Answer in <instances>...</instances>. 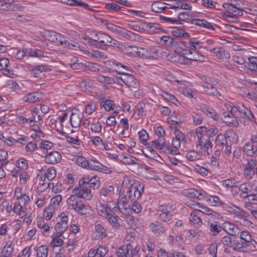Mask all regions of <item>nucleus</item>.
Segmentation results:
<instances>
[{"instance_id":"f257e3e1","label":"nucleus","mask_w":257,"mask_h":257,"mask_svg":"<svg viewBox=\"0 0 257 257\" xmlns=\"http://www.w3.org/2000/svg\"><path fill=\"white\" fill-rule=\"evenodd\" d=\"M201 43L196 38H192L185 42V49L183 50V54L186 58L194 61H203L204 57L199 53L201 47Z\"/></svg>"},{"instance_id":"f03ea898","label":"nucleus","mask_w":257,"mask_h":257,"mask_svg":"<svg viewBox=\"0 0 257 257\" xmlns=\"http://www.w3.org/2000/svg\"><path fill=\"white\" fill-rule=\"evenodd\" d=\"M91 36V38H88V42L98 48L104 49L106 46L115 45L116 42L109 36L102 32H97Z\"/></svg>"},{"instance_id":"7ed1b4c3","label":"nucleus","mask_w":257,"mask_h":257,"mask_svg":"<svg viewBox=\"0 0 257 257\" xmlns=\"http://www.w3.org/2000/svg\"><path fill=\"white\" fill-rule=\"evenodd\" d=\"M178 18L181 21L191 23L192 25L196 26L205 28L209 30H214V27L210 23L204 20L193 19L190 12H189L179 13Z\"/></svg>"},{"instance_id":"20e7f679","label":"nucleus","mask_w":257,"mask_h":257,"mask_svg":"<svg viewBox=\"0 0 257 257\" xmlns=\"http://www.w3.org/2000/svg\"><path fill=\"white\" fill-rule=\"evenodd\" d=\"M201 86L204 88V91L213 96L219 97L221 95L214 85L217 83L216 80L207 76L200 77Z\"/></svg>"},{"instance_id":"39448f33","label":"nucleus","mask_w":257,"mask_h":257,"mask_svg":"<svg viewBox=\"0 0 257 257\" xmlns=\"http://www.w3.org/2000/svg\"><path fill=\"white\" fill-rule=\"evenodd\" d=\"M78 197L75 194L71 195L67 199V203L68 208L74 210L76 213L81 215L86 214V206L83 203L78 201Z\"/></svg>"},{"instance_id":"423d86ee","label":"nucleus","mask_w":257,"mask_h":257,"mask_svg":"<svg viewBox=\"0 0 257 257\" xmlns=\"http://www.w3.org/2000/svg\"><path fill=\"white\" fill-rule=\"evenodd\" d=\"M172 206L169 204H164L159 205L157 209V214L158 219L165 222L169 221L172 219Z\"/></svg>"},{"instance_id":"0eeeda50","label":"nucleus","mask_w":257,"mask_h":257,"mask_svg":"<svg viewBox=\"0 0 257 257\" xmlns=\"http://www.w3.org/2000/svg\"><path fill=\"white\" fill-rule=\"evenodd\" d=\"M140 247L133 246L130 244L123 245L118 248L116 251V254L118 257H134L137 255Z\"/></svg>"},{"instance_id":"6e6552de","label":"nucleus","mask_w":257,"mask_h":257,"mask_svg":"<svg viewBox=\"0 0 257 257\" xmlns=\"http://www.w3.org/2000/svg\"><path fill=\"white\" fill-rule=\"evenodd\" d=\"M252 185L250 183H244L241 184L238 188L241 192L240 196L243 198H248L249 200H257V186L256 193H251Z\"/></svg>"},{"instance_id":"1a4fd4ad","label":"nucleus","mask_w":257,"mask_h":257,"mask_svg":"<svg viewBox=\"0 0 257 257\" xmlns=\"http://www.w3.org/2000/svg\"><path fill=\"white\" fill-rule=\"evenodd\" d=\"M123 53L128 56L144 57L146 56V50L142 47L136 46H127L122 50Z\"/></svg>"},{"instance_id":"9d476101","label":"nucleus","mask_w":257,"mask_h":257,"mask_svg":"<svg viewBox=\"0 0 257 257\" xmlns=\"http://www.w3.org/2000/svg\"><path fill=\"white\" fill-rule=\"evenodd\" d=\"M223 7L229 14L228 17H231V15L241 16L243 15V10L236 1H234L230 4H225Z\"/></svg>"},{"instance_id":"9b49d317","label":"nucleus","mask_w":257,"mask_h":257,"mask_svg":"<svg viewBox=\"0 0 257 257\" xmlns=\"http://www.w3.org/2000/svg\"><path fill=\"white\" fill-rule=\"evenodd\" d=\"M87 168L90 170L99 171L106 174L112 172L111 168L103 166L97 161L93 159L88 161Z\"/></svg>"},{"instance_id":"f8f14e48","label":"nucleus","mask_w":257,"mask_h":257,"mask_svg":"<svg viewBox=\"0 0 257 257\" xmlns=\"http://www.w3.org/2000/svg\"><path fill=\"white\" fill-rule=\"evenodd\" d=\"M78 198L85 199L89 200L92 197L91 193V190L88 188L87 186H79L76 187L73 191Z\"/></svg>"},{"instance_id":"ddd939ff","label":"nucleus","mask_w":257,"mask_h":257,"mask_svg":"<svg viewBox=\"0 0 257 257\" xmlns=\"http://www.w3.org/2000/svg\"><path fill=\"white\" fill-rule=\"evenodd\" d=\"M183 194L189 198H195L201 199L205 197V192L203 190H198L194 188H189L183 191Z\"/></svg>"},{"instance_id":"4468645a","label":"nucleus","mask_w":257,"mask_h":257,"mask_svg":"<svg viewBox=\"0 0 257 257\" xmlns=\"http://www.w3.org/2000/svg\"><path fill=\"white\" fill-rule=\"evenodd\" d=\"M225 209L226 211L235 215L237 217H248V214L244 210H242L233 204L226 205Z\"/></svg>"},{"instance_id":"2eb2a0df","label":"nucleus","mask_w":257,"mask_h":257,"mask_svg":"<svg viewBox=\"0 0 257 257\" xmlns=\"http://www.w3.org/2000/svg\"><path fill=\"white\" fill-rule=\"evenodd\" d=\"M117 79L121 80L126 86L130 87L137 88L138 83L137 79L130 73L123 74L121 76H117Z\"/></svg>"},{"instance_id":"dca6fc26","label":"nucleus","mask_w":257,"mask_h":257,"mask_svg":"<svg viewBox=\"0 0 257 257\" xmlns=\"http://www.w3.org/2000/svg\"><path fill=\"white\" fill-rule=\"evenodd\" d=\"M144 185L140 184L138 186H132L127 192L129 193V197L133 202L138 199L144 191Z\"/></svg>"},{"instance_id":"f3484780","label":"nucleus","mask_w":257,"mask_h":257,"mask_svg":"<svg viewBox=\"0 0 257 257\" xmlns=\"http://www.w3.org/2000/svg\"><path fill=\"white\" fill-rule=\"evenodd\" d=\"M222 115V121L227 125L234 126L238 124L237 118L236 116L228 114V112H223Z\"/></svg>"},{"instance_id":"a211bd4d","label":"nucleus","mask_w":257,"mask_h":257,"mask_svg":"<svg viewBox=\"0 0 257 257\" xmlns=\"http://www.w3.org/2000/svg\"><path fill=\"white\" fill-rule=\"evenodd\" d=\"M61 159V155L57 151L50 152L45 157V161L48 164H55Z\"/></svg>"},{"instance_id":"6ab92c4d","label":"nucleus","mask_w":257,"mask_h":257,"mask_svg":"<svg viewBox=\"0 0 257 257\" xmlns=\"http://www.w3.org/2000/svg\"><path fill=\"white\" fill-rule=\"evenodd\" d=\"M96 209L98 214L100 216L105 218L108 216V215L111 211L110 209L108 207L107 204L102 203L100 201L97 203Z\"/></svg>"},{"instance_id":"aec40b11","label":"nucleus","mask_w":257,"mask_h":257,"mask_svg":"<svg viewBox=\"0 0 257 257\" xmlns=\"http://www.w3.org/2000/svg\"><path fill=\"white\" fill-rule=\"evenodd\" d=\"M130 207L125 195L120 194L117 200V206L114 207L113 209L118 208V210L122 212V210H126Z\"/></svg>"},{"instance_id":"412c9836","label":"nucleus","mask_w":257,"mask_h":257,"mask_svg":"<svg viewBox=\"0 0 257 257\" xmlns=\"http://www.w3.org/2000/svg\"><path fill=\"white\" fill-rule=\"evenodd\" d=\"M208 224L209 232L211 236H216L221 231L222 226H221L219 222L214 221L211 223H209Z\"/></svg>"},{"instance_id":"4be33fe9","label":"nucleus","mask_w":257,"mask_h":257,"mask_svg":"<svg viewBox=\"0 0 257 257\" xmlns=\"http://www.w3.org/2000/svg\"><path fill=\"white\" fill-rule=\"evenodd\" d=\"M199 215V212L193 211L190 215L189 220L194 227H199L202 224V221Z\"/></svg>"},{"instance_id":"5701e85b","label":"nucleus","mask_w":257,"mask_h":257,"mask_svg":"<svg viewBox=\"0 0 257 257\" xmlns=\"http://www.w3.org/2000/svg\"><path fill=\"white\" fill-rule=\"evenodd\" d=\"M222 229L226 231L228 234L236 235L238 227L233 223L230 222H225L222 225Z\"/></svg>"},{"instance_id":"b1692460","label":"nucleus","mask_w":257,"mask_h":257,"mask_svg":"<svg viewBox=\"0 0 257 257\" xmlns=\"http://www.w3.org/2000/svg\"><path fill=\"white\" fill-rule=\"evenodd\" d=\"M42 99L41 94L38 92L30 93L23 97V100L29 103H34Z\"/></svg>"},{"instance_id":"393cba45","label":"nucleus","mask_w":257,"mask_h":257,"mask_svg":"<svg viewBox=\"0 0 257 257\" xmlns=\"http://www.w3.org/2000/svg\"><path fill=\"white\" fill-rule=\"evenodd\" d=\"M146 29L150 33H159L163 30L160 24L155 23H146Z\"/></svg>"},{"instance_id":"a878e982","label":"nucleus","mask_w":257,"mask_h":257,"mask_svg":"<svg viewBox=\"0 0 257 257\" xmlns=\"http://www.w3.org/2000/svg\"><path fill=\"white\" fill-rule=\"evenodd\" d=\"M82 116L80 114L72 112L70 117L71 125L73 127L77 128L81 122Z\"/></svg>"},{"instance_id":"bb28decb","label":"nucleus","mask_w":257,"mask_h":257,"mask_svg":"<svg viewBox=\"0 0 257 257\" xmlns=\"http://www.w3.org/2000/svg\"><path fill=\"white\" fill-rule=\"evenodd\" d=\"M119 34L124 38L132 41H135L140 37L139 35L135 34L122 28H121Z\"/></svg>"},{"instance_id":"cd10ccee","label":"nucleus","mask_w":257,"mask_h":257,"mask_svg":"<svg viewBox=\"0 0 257 257\" xmlns=\"http://www.w3.org/2000/svg\"><path fill=\"white\" fill-rule=\"evenodd\" d=\"M166 5L161 1H155L152 4L151 9L154 12L160 13L167 8Z\"/></svg>"},{"instance_id":"c85d7f7f","label":"nucleus","mask_w":257,"mask_h":257,"mask_svg":"<svg viewBox=\"0 0 257 257\" xmlns=\"http://www.w3.org/2000/svg\"><path fill=\"white\" fill-rule=\"evenodd\" d=\"M106 218L108 220L110 224L112 225L113 228H118L119 227V220H120L119 217L115 213H109L108 216H107Z\"/></svg>"},{"instance_id":"c756f323","label":"nucleus","mask_w":257,"mask_h":257,"mask_svg":"<svg viewBox=\"0 0 257 257\" xmlns=\"http://www.w3.org/2000/svg\"><path fill=\"white\" fill-rule=\"evenodd\" d=\"M200 208H201V210H199L198 212H199L200 213H203L205 214L208 215H212L215 217H216L217 219H219L221 217V215L220 213L213 211L212 209L209 208L208 207H207L203 205H201Z\"/></svg>"},{"instance_id":"7c9ffc66","label":"nucleus","mask_w":257,"mask_h":257,"mask_svg":"<svg viewBox=\"0 0 257 257\" xmlns=\"http://www.w3.org/2000/svg\"><path fill=\"white\" fill-rule=\"evenodd\" d=\"M231 248L236 251H244V242L238 240L235 236Z\"/></svg>"},{"instance_id":"2f4dec72","label":"nucleus","mask_w":257,"mask_h":257,"mask_svg":"<svg viewBox=\"0 0 257 257\" xmlns=\"http://www.w3.org/2000/svg\"><path fill=\"white\" fill-rule=\"evenodd\" d=\"M17 200H18V203H17V210L23 209V205H25L27 203L30 201L29 197L25 194L22 195L21 193L20 196L17 195Z\"/></svg>"},{"instance_id":"473e14b6","label":"nucleus","mask_w":257,"mask_h":257,"mask_svg":"<svg viewBox=\"0 0 257 257\" xmlns=\"http://www.w3.org/2000/svg\"><path fill=\"white\" fill-rule=\"evenodd\" d=\"M150 227L151 228L153 232H154L157 236L162 234L165 230L164 227L161 224L152 223L150 224Z\"/></svg>"},{"instance_id":"72a5a7b5","label":"nucleus","mask_w":257,"mask_h":257,"mask_svg":"<svg viewBox=\"0 0 257 257\" xmlns=\"http://www.w3.org/2000/svg\"><path fill=\"white\" fill-rule=\"evenodd\" d=\"M200 149L202 150L204 152H206L208 154H209V149H211L212 147V144L209 139L204 140L201 144L198 145Z\"/></svg>"},{"instance_id":"f704fd0d","label":"nucleus","mask_w":257,"mask_h":257,"mask_svg":"<svg viewBox=\"0 0 257 257\" xmlns=\"http://www.w3.org/2000/svg\"><path fill=\"white\" fill-rule=\"evenodd\" d=\"M143 153L149 158L156 159L159 157L158 154L150 147H146L145 152L143 151Z\"/></svg>"},{"instance_id":"c9c22d12","label":"nucleus","mask_w":257,"mask_h":257,"mask_svg":"<svg viewBox=\"0 0 257 257\" xmlns=\"http://www.w3.org/2000/svg\"><path fill=\"white\" fill-rule=\"evenodd\" d=\"M206 130V126H200L198 127L196 129V136L198 139V144H197V146H198L200 144H201L202 143V142L204 141L203 140V136L205 135V131Z\"/></svg>"},{"instance_id":"e433bc0d","label":"nucleus","mask_w":257,"mask_h":257,"mask_svg":"<svg viewBox=\"0 0 257 257\" xmlns=\"http://www.w3.org/2000/svg\"><path fill=\"white\" fill-rule=\"evenodd\" d=\"M257 250V242L253 239L248 242H244V251H253Z\"/></svg>"},{"instance_id":"4c0bfd02","label":"nucleus","mask_w":257,"mask_h":257,"mask_svg":"<svg viewBox=\"0 0 257 257\" xmlns=\"http://www.w3.org/2000/svg\"><path fill=\"white\" fill-rule=\"evenodd\" d=\"M16 207V203H15L13 207L12 205H9V203L8 201H4L0 205V207L1 208V210L2 211H3L4 209L6 210L7 215H9L13 210L15 211Z\"/></svg>"},{"instance_id":"58836bf2","label":"nucleus","mask_w":257,"mask_h":257,"mask_svg":"<svg viewBox=\"0 0 257 257\" xmlns=\"http://www.w3.org/2000/svg\"><path fill=\"white\" fill-rule=\"evenodd\" d=\"M248 61L249 62L247 63L246 67L251 70L257 71V57H249Z\"/></svg>"},{"instance_id":"ea45409f","label":"nucleus","mask_w":257,"mask_h":257,"mask_svg":"<svg viewBox=\"0 0 257 257\" xmlns=\"http://www.w3.org/2000/svg\"><path fill=\"white\" fill-rule=\"evenodd\" d=\"M235 236L230 234L226 235L221 238V242L224 245L231 247Z\"/></svg>"},{"instance_id":"a19ab883","label":"nucleus","mask_w":257,"mask_h":257,"mask_svg":"<svg viewBox=\"0 0 257 257\" xmlns=\"http://www.w3.org/2000/svg\"><path fill=\"white\" fill-rule=\"evenodd\" d=\"M251 142H247L245 144L243 148V151L247 155L252 156L254 150V146Z\"/></svg>"},{"instance_id":"79ce46f5","label":"nucleus","mask_w":257,"mask_h":257,"mask_svg":"<svg viewBox=\"0 0 257 257\" xmlns=\"http://www.w3.org/2000/svg\"><path fill=\"white\" fill-rule=\"evenodd\" d=\"M51 69L48 65H38L36 67L33 69L32 72L34 75L38 74L40 73H42L44 71H50Z\"/></svg>"},{"instance_id":"37998d69","label":"nucleus","mask_w":257,"mask_h":257,"mask_svg":"<svg viewBox=\"0 0 257 257\" xmlns=\"http://www.w3.org/2000/svg\"><path fill=\"white\" fill-rule=\"evenodd\" d=\"M37 257H47L48 249L44 245H41L36 249Z\"/></svg>"},{"instance_id":"c03bdc74","label":"nucleus","mask_w":257,"mask_h":257,"mask_svg":"<svg viewBox=\"0 0 257 257\" xmlns=\"http://www.w3.org/2000/svg\"><path fill=\"white\" fill-rule=\"evenodd\" d=\"M14 249V246L10 242H7L4 246L2 251L4 254V255L7 257H9L12 254Z\"/></svg>"},{"instance_id":"a18cd8bd","label":"nucleus","mask_w":257,"mask_h":257,"mask_svg":"<svg viewBox=\"0 0 257 257\" xmlns=\"http://www.w3.org/2000/svg\"><path fill=\"white\" fill-rule=\"evenodd\" d=\"M114 103L112 100H106L105 101H101L100 103V106L101 107H104L106 111H110L113 109Z\"/></svg>"},{"instance_id":"49530a36","label":"nucleus","mask_w":257,"mask_h":257,"mask_svg":"<svg viewBox=\"0 0 257 257\" xmlns=\"http://www.w3.org/2000/svg\"><path fill=\"white\" fill-rule=\"evenodd\" d=\"M186 158L191 161H195L200 159V154L194 151H190L186 154Z\"/></svg>"},{"instance_id":"de8ad7c7","label":"nucleus","mask_w":257,"mask_h":257,"mask_svg":"<svg viewBox=\"0 0 257 257\" xmlns=\"http://www.w3.org/2000/svg\"><path fill=\"white\" fill-rule=\"evenodd\" d=\"M57 35V33L54 31H51L47 30L45 31L44 33V38L47 40L48 41L53 42L56 40L55 38Z\"/></svg>"},{"instance_id":"09e8293b","label":"nucleus","mask_w":257,"mask_h":257,"mask_svg":"<svg viewBox=\"0 0 257 257\" xmlns=\"http://www.w3.org/2000/svg\"><path fill=\"white\" fill-rule=\"evenodd\" d=\"M216 144L217 146H224L227 145V141L224 134H218L215 139Z\"/></svg>"},{"instance_id":"8fccbe9b","label":"nucleus","mask_w":257,"mask_h":257,"mask_svg":"<svg viewBox=\"0 0 257 257\" xmlns=\"http://www.w3.org/2000/svg\"><path fill=\"white\" fill-rule=\"evenodd\" d=\"M88 53L91 57L96 58L105 59L106 58V56L105 55L104 52H100L97 50L89 51H88Z\"/></svg>"},{"instance_id":"3c124183","label":"nucleus","mask_w":257,"mask_h":257,"mask_svg":"<svg viewBox=\"0 0 257 257\" xmlns=\"http://www.w3.org/2000/svg\"><path fill=\"white\" fill-rule=\"evenodd\" d=\"M75 163L79 166L83 168H87L88 164V161L82 156H78L76 157Z\"/></svg>"},{"instance_id":"603ef678","label":"nucleus","mask_w":257,"mask_h":257,"mask_svg":"<svg viewBox=\"0 0 257 257\" xmlns=\"http://www.w3.org/2000/svg\"><path fill=\"white\" fill-rule=\"evenodd\" d=\"M161 41L164 45L167 47L173 46L174 39L172 37L165 36L161 38Z\"/></svg>"},{"instance_id":"864d4df0","label":"nucleus","mask_w":257,"mask_h":257,"mask_svg":"<svg viewBox=\"0 0 257 257\" xmlns=\"http://www.w3.org/2000/svg\"><path fill=\"white\" fill-rule=\"evenodd\" d=\"M38 109L35 107L31 111V117L30 118L32 122H38L41 120V116L38 114Z\"/></svg>"},{"instance_id":"5fc2aeb1","label":"nucleus","mask_w":257,"mask_h":257,"mask_svg":"<svg viewBox=\"0 0 257 257\" xmlns=\"http://www.w3.org/2000/svg\"><path fill=\"white\" fill-rule=\"evenodd\" d=\"M56 40L53 43L64 46L67 44L66 38L61 34L57 33L55 38Z\"/></svg>"},{"instance_id":"6e6d98bb","label":"nucleus","mask_w":257,"mask_h":257,"mask_svg":"<svg viewBox=\"0 0 257 257\" xmlns=\"http://www.w3.org/2000/svg\"><path fill=\"white\" fill-rule=\"evenodd\" d=\"M56 170L53 167L48 169L47 172L45 174V178H47L48 180H52L56 177Z\"/></svg>"},{"instance_id":"4d7b16f0","label":"nucleus","mask_w":257,"mask_h":257,"mask_svg":"<svg viewBox=\"0 0 257 257\" xmlns=\"http://www.w3.org/2000/svg\"><path fill=\"white\" fill-rule=\"evenodd\" d=\"M67 228L66 225L60 222H58L55 226V230L57 231V234H58V236H61Z\"/></svg>"},{"instance_id":"13d9d810","label":"nucleus","mask_w":257,"mask_h":257,"mask_svg":"<svg viewBox=\"0 0 257 257\" xmlns=\"http://www.w3.org/2000/svg\"><path fill=\"white\" fill-rule=\"evenodd\" d=\"M60 236H58L57 234L55 237L52 238L51 242V245L53 247L61 246L63 245V241L62 239L60 238Z\"/></svg>"},{"instance_id":"bf43d9fd","label":"nucleus","mask_w":257,"mask_h":257,"mask_svg":"<svg viewBox=\"0 0 257 257\" xmlns=\"http://www.w3.org/2000/svg\"><path fill=\"white\" fill-rule=\"evenodd\" d=\"M17 168L21 169L22 170H25L28 168V164L27 160L23 158H21L17 160Z\"/></svg>"},{"instance_id":"052dcab7","label":"nucleus","mask_w":257,"mask_h":257,"mask_svg":"<svg viewBox=\"0 0 257 257\" xmlns=\"http://www.w3.org/2000/svg\"><path fill=\"white\" fill-rule=\"evenodd\" d=\"M17 175H19L20 178V182L21 184H24L26 183L28 178V173L26 171H21L17 170Z\"/></svg>"},{"instance_id":"680f3d73","label":"nucleus","mask_w":257,"mask_h":257,"mask_svg":"<svg viewBox=\"0 0 257 257\" xmlns=\"http://www.w3.org/2000/svg\"><path fill=\"white\" fill-rule=\"evenodd\" d=\"M100 182L98 178L96 177H94L90 179L89 184V187L95 189L98 188L99 186Z\"/></svg>"},{"instance_id":"e2e57ef3","label":"nucleus","mask_w":257,"mask_h":257,"mask_svg":"<svg viewBox=\"0 0 257 257\" xmlns=\"http://www.w3.org/2000/svg\"><path fill=\"white\" fill-rule=\"evenodd\" d=\"M105 8L107 10H112L115 12L122 10L123 7H120L114 3H107L105 5Z\"/></svg>"},{"instance_id":"0e129e2a","label":"nucleus","mask_w":257,"mask_h":257,"mask_svg":"<svg viewBox=\"0 0 257 257\" xmlns=\"http://www.w3.org/2000/svg\"><path fill=\"white\" fill-rule=\"evenodd\" d=\"M254 174V171L252 169H249L248 168H243V176L246 180H250L253 175Z\"/></svg>"},{"instance_id":"69168bd1","label":"nucleus","mask_w":257,"mask_h":257,"mask_svg":"<svg viewBox=\"0 0 257 257\" xmlns=\"http://www.w3.org/2000/svg\"><path fill=\"white\" fill-rule=\"evenodd\" d=\"M240 238L243 240V242H248L252 239L250 234L247 231H241L240 233Z\"/></svg>"},{"instance_id":"338daca9","label":"nucleus","mask_w":257,"mask_h":257,"mask_svg":"<svg viewBox=\"0 0 257 257\" xmlns=\"http://www.w3.org/2000/svg\"><path fill=\"white\" fill-rule=\"evenodd\" d=\"M173 35L176 37H189V34L184 30L178 29L173 31Z\"/></svg>"},{"instance_id":"774afa93","label":"nucleus","mask_w":257,"mask_h":257,"mask_svg":"<svg viewBox=\"0 0 257 257\" xmlns=\"http://www.w3.org/2000/svg\"><path fill=\"white\" fill-rule=\"evenodd\" d=\"M108 250L107 248L104 246H99L96 250L95 255H97V257H103L107 252Z\"/></svg>"}]
</instances>
